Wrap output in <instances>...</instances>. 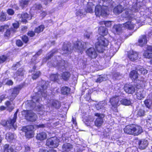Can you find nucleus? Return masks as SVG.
Returning <instances> with one entry per match:
<instances>
[{
  "label": "nucleus",
  "mask_w": 152,
  "mask_h": 152,
  "mask_svg": "<svg viewBox=\"0 0 152 152\" xmlns=\"http://www.w3.org/2000/svg\"><path fill=\"white\" fill-rule=\"evenodd\" d=\"M59 142V140L58 138L53 137L47 140L46 145L51 148H56L58 146Z\"/></svg>",
  "instance_id": "6"
},
{
  "label": "nucleus",
  "mask_w": 152,
  "mask_h": 152,
  "mask_svg": "<svg viewBox=\"0 0 152 152\" xmlns=\"http://www.w3.org/2000/svg\"><path fill=\"white\" fill-rule=\"evenodd\" d=\"M13 28H11V30L13 32H15L16 29H17L19 26V24L18 22H16L12 24Z\"/></svg>",
  "instance_id": "43"
},
{
  "label": "nucleus",
  "mask_w": 152,
  "mask_h": 152,
  "mask_svg": "<svg viewBox=\"0 0 152 152\" xmlns=\"http://www.w3.org/2000/svg\"><path fill=\"white\" fill-rule=\"evenodd\" d=\"M30 0H21L20 2V6L23 8L26 7L28 4Z\"/></svg>",
  "instance_id": "44"
},
{
  "label": "nucleus",
  "mask_w": 152,
  "mask_h": 152,
  "mask_svg": "<svg viewBox=\"0 0 152 152\" xmlns=\"http://www.w3.org/2000/svg\"><path fill=\"white\" fill-rule=\"evenodd\" d=\"M34 127L33 126H28L24 127L22 129L23 131L25 132L26 136L28 138H31L34 136L33 129Z\"/></svg>",
  "instance_id": "9"
},
{
  "label": "nucleus",
  "mask_w": 152,
  "mask_h": 152,
  "mask_svg": "<svg viewBox=\"0 0 152 152\" xmlns=\"http://www.w3.org/2000/svg\"><path fill=\"white\" fill-rule=\"evenodd\" d=\"M86 54L90 58H95L97 56V53L93 48H90L86 51Z\"/></svg>",
  "instance_id": "15"
},
{
  "label": "nucleus",
  "mask_w": 152,
  "mask_h": 152,
  "mask_svg": "<svg viewBox=\"0 0 152 152\" xmlns=\"http://www.w3.org/2000/svg\"><path fill=\"white\" fill-rule=\"evenodd\" d=\"M24 72L23 69L22 68H20L18 69L17 72V75H18V77H15L17 78V80L20 81L23 78Z\"/></svg>",
  "instance_id": "28"
},
{
  "label": "nucleus",
  "mask_w": 152,
  "mask_h": 152,
  "mask_svg": "<svg viewBox=\"0 0 152 152\" xmlns=\"http://www.w3.org/2000/svg\"><path fill=\"white\" fill-rule=\"evenodd\" d=\"M6 19L5 14L3 13H1L0 16V20L1 21H4Z\"/></svg>",
  "instance_id": "60"
},
{
  "label": "nucleus",
  "mask_w": 152,
  "mask_h": 152,
  "mask_svg": "<svg viewBox=\"0 0 152 152\" xmlns=\"http://www.w3.org/2000/svg\"><path fill=\"white\" fill-rule=\"evenodd\" d=\"M121 99V98L119 95H115L110 99L109 102L112 106L115 108L119 105V101Z\"/></svg>",
  "instance_id": "11"
},
{
  "label": "nucleus",
  "mask_w": 152,
  "mask_h": 152,
  "mask_svg": "<svg viewBox=\"0 0 152 152\" xmlns=\"http://www.w3.org/2000/svg\"><path fill=\"white\" fill-rule=\"evenodd\" d=\"M13 32V31H11V29H7L6 32L5 33V35L7 37H9L11 33Z\"/></svg>",
  "instance_id": "62"
},
{
  "label": "nucleus",
  "mask_w": 152,
  "mask_h": 152,
  "mask_svg": "<svg viewBox=\"0 0 152 152\" xmlns=\"http://www.w3.org/2000/svg\"><path fill=\"white\" fill-rule=\"evenodd\" d=\"M76 15L77 16H79L81 17H83V16L84 15H85V12L83 13V11L81 10H78L77 12Z\"/></svg>",
  "instance_id": "56"
},
{
  "label": "nucleus",
  "mask_w": 152,
  "mask_h": 152,
  "mask_svg": "<svg viewBox=\"0 0 152 152\" xmlns=\"http://www.w3.org/2000/svg\"><path fill=\"white\" fill-rule=\"evenodd\" d=\"M63 52V54H68L70 53L71 52V50H69V49L67 46H66L65 45H64L63 48L62 49Z\"/></svg>",
  "instance_id": "48"
},
{
  "label": "nucleus",
  "mask_w": 152,
  "mask_h": 152,
  "mask_svg": "<svg viewBox=\"0 0 152 152\" xmlns=\"http://www.w3.org/2000/svg\"><path fill=\"white\" fill-rule=\"evenodd\" d=\"M39 152H57V151L54 150H51L49 151L44 150L43 149H40Z\"/></svg>",
  "instance_id": "61"
},
{
  "label": "nucleus",
  "mask_w": 152,
  "mask_h": 152,
  "mask_svg": "<svg viewBox=\"0 0 152 152\" xmlns=\"http://www.w3.org/2000/svg\"><path fill=\"white\" fill-rule=\"evenodd\" d=\"M72 148V145L71 144L67 143L64 144L62 146L63 150L66 151H69Z\"/></svg>",
  "instance_id": "40"
},
{
  "label": "nucleus",
  "mask_w": 152,
  "mask_h": 152,
  "mask_svg": "<svg viewBox=\"0 0 152 152\" xmlns=\"http://www.w3.org/2000/svg\"><path fill=\"white\" fill-rule=\"evenodd\" d=\"M92 36V33L91 32H86L84 34L85 38L89 39Z\"/></svg>",
  "instance_id": "54"
},
{
  "label": "nucleus",
  "mask_w": 152,
  "mask_h": 152,
  "mask_svg": "<svg viewBox=\"0 0 152 152\" xmlns=\"http://www.w3.org/2000/svg\"><path fill=\"white\" fill-rule=\"evenodd\" d=\"M55 50H52L51 52H50L49 53V54H48V56L47 57L45 58L43 60V62H45L48 59L50 58V57L52 56H53V54H54L55 53Z\"/></svg>",
  "instance_id": "49"
},
{
  "label": "nucleus",
  "mask_w": 152,
  "mask_h": 152,
  "mask_svg": "<svg viewBox=\"0 0 152 152\" xmlns=\"http://www.w3.org/2000/svg\"><path fill=\"white\" fill-rule=\"evenodd\" d=\"M121 26V25H114L112 29L113 31L115 33V32H116V33L118 34V33L122 29Z\"/></svg>",
  "instance_id": "32"
},
{
  "label": "nucleus",
  "mask_w": 152,
  "mask_h": 152,
  "mask_svg": "<svg viewBox=\"0 0 152 152\" xmlns=\"http://www.w3.org/2000/svg\"><path fill=\"white\" fill-rule=\"evenodd\" d=\"M7 57L6 56H0V63H3L5 61Z\"/></svg>",
  "instance_id": "59"
},
{
  "label": "nucleus",
  "mask_w": 152,
  "mask_h": 152,
  "mask_svg": "<svg viewBox=\"0 0 152 152\" xmlns=\"http://www.w3.org/2000/svg\"><path fill=\"white\" fill-rule=\"evenodd\" d=\"M123 10V7L119 5L115 7L113 10V12L115 14H118L121 13Z\"/></svg>",
  "instance_id": "30"
},
{
  "label": "nucleus",
  "mask_w": 152,
  "mask_h": 152,
  "mask_svg": "<svg viewBox=\"0 0 152 152\" xmlns=\"http://www.w3.org/2000/svg\"><path fill=\"white\" fill-rule=\"evenodd\" d=\"M3 152H14L13 147L10 146L9 145L5 144L4 146Z\"/></svg>",
  "instance_id": "31"
},
{
  "label": "nucleus",
  "mask_w": 152,
  "mask_h": 152,
  "mask_svg": "<svg viewBox=\"0 0 152 152\" xmlns=\"http://www.w3.org/2000/svg\"><path fill=\"white\" fill-rule=\"evenodd\" d=\"M99 31L102 36H103L107 35V31L106 28L103 26H101L99 28Z\"/></svg>",
  "instance_id": "33"
},
{
  "label": "nucleus",
  "mask_w": 152,
  "mask_h": 152,
  "mask_svg": "<svg viewBox=\"0 0 152 152\" xmlns=\"http://www.w3.org/2000/svg\"><path fill=\"white\" fill-rule=\"evenodd\" d=\"M40 73L39 71L34 72L33 74V76L32 77V78L33 79H37L39 76Z\"/></svg>",
  "instance_id": "53"
},
{
  "label": "nucleus",
  "mask_w": 152,
  "mask_h": 152,
  "mask_svg": "<svg viewBox=\"0 0 152 152\" xmlns=\"http://www.w3.org/2000/svg\"><path fill=\"white\" fill-rule=\"evenodd\" d=\"M121 102V104L125 105H129L131 104V101L126 99H122Z\"/></svg>",
  "instance_id": "45"
},
{
  "label": "nucleus",
  "mask_w": 152,
  "mask_h": 152,
  "mask_svg": "<svg viewBox=\"0 0 152 152\" xmlns=\"http://www.w3.org/2000/svg\"><path fill=\"white\" fill-rule=\"evenodd\" d=\"M152 102L150 99H147L145 101L144 103L146 106L148 108H150L152 105Z\"/></svg>",
  "instance_id": "50"
},
{
  "label": "nucleus",
  "mask_w": 152,
  "mask_h": 152,
  "mask_svg": "<svg viewBox=\"0 0 152 152\" xmlns=\"http://www.w3.org/2000/svg\"><path fill=\"white\" fill-rule=\"evenodd\" d=\"M22 39L23 42L25 43H26L28 41V38L27 36H23L22 37Z\"/></svg>",
  "instance_id": "63"
},
{
  "label": "nucleus",
  "mask_w": 152,
  "mask_h": 152,
  "mask_svg": "<svg viewBox=\"0 0 152 152\" xmlns=\"http://www.w3.org/2000/svg\"><path fill=\"white\" fill-rule=\"evenodd\" d=\"M7 12L10 15H12L14 14V11L11 9H9L7 10Z\"/></svg>",
  "instance_id": "58"
},
{
  "label": "nucleus",
  "mask_w": 152,
  "mask_h": 152,
  "mask_svg": "<svg viewBox=\"0 0 152 152\" xmlns=\"http://www.w3.org/2000/svg\"><path fill=\"white\" fill-rule=\"evenodd\" d=\"M95 115L97 117L95 122V125L97 127L101 126L103 122V118L104 117V115L103 114L96 113Z\"/></svg>",
  "instance_id": "12"
},
{
  "label": "nucleus",
  "mask_w": 152,
  "mask_h": 152,
  "mask_svg": "<svg viewBox=\"0 0 152 152\" xmlns=\"http://www.w3.org/2000/svg\"><path fill=\"white\" fill-rule=\"evenodd\" d=\"M61 91L62 94L66 95L69 93L70 89L67 87H64L61 88Z\"/></svg>",
  "instance_id": "42"
},
{
  "label": "nucleus",
  "mask_w": 152,
  "mask_h": 152,
  "mask_svg": "<svg viewBox=\"0 0 152 152\" xmlns=\"http://www.w3.org/2000/svg\"><path fill=\"white\" fill-rule=\"evenodd\" d=\"M136 21V20L134 19H132L131 21H129L127 22H126L125 23L122 25L121 27L122 28V26H123L126 28H128L129 29H133L134 26L135 24L134 23Z\"/></svg>",
  "instance_id": "16"
},
{
  "label": "nucleus",
  "mask_w": 152,
  "mask_h": 152,
  "mask_svg": "<svg viewBox=\"0 0 152 152\" xmlns=\"http://www.w3.org/2000/svg\"><path fill=\"white\" fill-rule=\"evenodd\" d=\"M139 144V148L141 149H143L148 146V142L147 140H142L140 141Z\"/></svg>",
  "instance_id": "27"
},
{
  "label": "nucleus",
  "mask_w": 152,
  "mask_h": 152,
  "mask_svg": "<svg viewBox=\"0 0 152 152\" xmlns=\"http://www.w3.org/2000/svg\"><path fill=\"white\" fill-rule=\"evenodd\" d=\"M139 45L140 46H142L146 44L147 39L146 36L145 35H143L141 36L138 40Z\"/></svg>",
  "instance_id": "29"
},
{
  "label": "nucleus",
  "mask_w": 152,
  "mask_h": 152,
  "mask_svg": "<svg viewBox=\"0 0 152 152\" xmlns=\"http://www.w3.org/2000/svg\"><path fill=\"white\" fill-rule=\"evenodd\" d=\"M129 76L132 80H135L138 77V73L136 71L133 70L131 72Z\"/></svg>",
  "instance_id": "37"
},
{
  "label": "nucleus",
  "mask_w": 152,
  "mask_h": 152,
  "mask_svg": "<svg viewBox=\"0 0 152 152\" xmlns=\"http://www.w3.org/2000/svg\"><path fill=\"white\" fill-rule=\"evenodd\" d=\"M47 102L48 104L49 103L50 104H51V106L56 108L58 109L60 107V103L56 100L53 99L48 100V101H47Z\"/></svg>",
  "instance_id": "23"
},
{
  "label": "nucleus",
  "mask_w": 152,
  "mask_h": 152,
  "mask_svg": "<svg viewBox=\"0 0 152 152\" xmlns=\"http://www.w3.org/2000/svg\"><path fill=\"white\" fill-rule=\"evenodd\" d=\"M22 87V86L19 85L9 91V93L11 94V95L9 97V99L10 100L12 101L15 99Z\"/></svg>",
  "instance_id": "10"
},
{
  "label": "nucleus",
  "mask_w": 152,
  "mask_h": 152,
  "mask_svg": "<svg viewBox=\"0 0 152 152\" xmlns=\"http://www.w3.org/2000/svg\"><path fill=\"white\" fill-rule=\"evenodd\" d=\"M105 7H102L100 5H98L95 7V13L96 15L99 16L101 15L104 17L106 16L108 13Z\"/></svg>",
  "instance_id": "7"
},
{
  "label": "nucleus",
  "mask_w": 152,
  "mask_h": 152,
  "mask_svg": "<svg viewBox=\"0 0 152 152\" xmlns=\"http://www.w3.org/2000/svg\"><path fill=\"white\" fill-rule=\"evenodd\" d=\"M42 8V7L41 5L39 4H35L32 7L33 10L35 9V10L40 11L39 12L40 13V18L41 19H42L47 14V13L46 12L41 10Z\"/></svg>",
  "instance_id": "13"
},
{
  "label": "nucleus",
  "mask_w": 152,
  "mask_h": 152,
  "mask_svg": "<svg viewBox=\"0 0 152 152\" xmlns=\"http://www.w3.org/2000/svg\"><path fill=\"white\" fill-rule=\"evenodd\" d=\"M94 7V5L92 2H88L87 5L86 12L91 13L93 12V9Z\"/></svg>",
  "instance_id": "35"
},
{
  "label": "nucleus",
  "mask_w": 152,
  "mask_h": 152,
  "mask_svg": "<svg viewBox=\"0 0 152 152\" xmlns=\"http://www.w3.org/2000/svg\"><path fill=\"white\" fill-rule=\"evenodd\" d=\"M17 114V112H15L14 115V117L12 119H10L7 121L5 120L1 121V124L4 126H9L11 128H13L15 130L17 128V125L15 123L16 121Z\"/></svg>",
  "instance_id": "4"
},
{
  "label": "nucleus",
  "mask_w": 152,
  "mask_h": 152,
  "mask_svg": "<svg viewBox=\"0 0 152 152\" xmlns=\"http://www.w3.org/2000/svg\"><path fill=\"white\" fill-rule=\"evenodd\" d=\"M106 104V102L105 101L99 102L96 106V109L98 110H101L102 112H104L105 109L104 106Z\"/></svg>",
  "instance_id": "21"
},
{
  "label": "nucleus",
  "mask_w": 152,
  "mask_h": 152,
  "mask_svg": "<svg viewBox=\"0 0 152 152\" xmlns=\"http://www.w3.org/2000/svg\"><path fill=\"white\" fill-rule=\"evenodd\" d=\"M128 57L131 60L134 61L138 58V53L132 50H130L128 52Z\"/></svg>",
  "instance_id": "18"
},
{
  "label": "nucleus",
  "mask_w": 152,
  "mask_h": 152,
  "mask_svg": "<svg viewBox=\"0 0 152 152\" xmlns=\"http://www.w3.org/2000/svg\"><path fill=\"white\" fill-rule=\"evenodd\" d=\"M21 16L20 20L22 22L26 23L27 20H31L33 16L32 14L29 15L26 13H23L22 14Z\"/></svg>",
  "instance_id": "20"
},
{
  "label": "nucleus",
  "mask_w": 152,
  "mask_h": 152,
  "mask_svg": "<svg viewBox=\"0 0 152 152\" xmlns=\"http://www.w3.org/2000/svg\"><path fill=\"white\" fill-rule=\"evenodd\" d=\"M98 41L95 45L96 48L99 52L102 53L104 50L103 47H106L108 45V41L103 36L99 37Z\"/></svg>",
  "instance_id": "3"
},
{
  "label": "nucleus",
  "mask_w": 152,
  "mask_h": 152,
  "mask_svg": "<svg viewBox=\"0 0 152 152\" xmlns=\"http://www.w3.org/2000/svg\"><path fill=\"white\" fill-rule=\"evenodd\" d=\"M85 45H86V43L82 42L81 41H78L75 44L73 49L78 50L81 53L84 49L86 48Z\"/></svg>",
  "instance_id": "14"
},
{
  "label": "nucleus",
  "mask_w": 152,
  "mask_h": 152,
  "mask_svg": "<svg viewBox=\"0 0 152 152\" xmlns=\"http://www.w3.org/2000/svg\"><path fill=\"white\" fill-rule=\"evenodd\" d=\"M136 96L137 99L140 100L142 99L145 96L144 92L142 90H140L137 91Z\"/></svg>",
  "instance_id": "34"
},
{
  "label": "nucleus",
  "mask_w": 152,
  "mask_h": 152,
  "mask_svg": "<svg viewBox=\"0 0 152 152\" xmlns=\"http://www.w3.org/2000/svg\"><path fill=\"white\" fill-rule=\"evenodd\" d=\"M136 83L137 84L136 85V87L138 89H140L141 88H142L145 86L146 84V81L144 78H142L140 80H139L136 81Z\"/></svg>",
  "instance_id": "25"
},
{
  "label": "nucleus",
  "mask_w": 152,
  "mask_h": 152,
  "mask_svg": "<svg viewBox=\"0 0 152 152\" xmlns=\"http://www.w3.org/2000/svg\"><path fill=\"white\" fill-rule=\"evenodd\" d=\"M5 104L6 106L7 110L9 112H11L14 108L15 104L12 102L7 101L5 102Z\"/></svg>",
  "instance_id": "24"
},
{
  "label": "nucleus",
  "mask_w": 152,
  "mask_h": 152,
  "mask_svg": "<svg viewBox=\"0 0 152 152\" xmlns=\"http://www.w3.org/2000/svg\"><path fill=\"white\" fill-rule=\"evenodd\" d=\"M23 114L24 115L26 119L28 121H35L37 118V115L31 110L24 111L23 112Z\"/></svg>",
  "instance_id": "8"
},
{
  "label": "nucleus",
  "mask_w": 152,
  "mask_h": 152,
  "mask_svg": "<svg viewBox=\"0 0 152 152\" xmlns=\"http://www.w3.org/2000/svg\"><path fill=\"white\" fill-rule=\"evenodd\" d=\"M13 84V82L11 80H8L6 79H5L2 82H0V87L2 85H12Z\"/></svg>",
  "instance_id": "39"
},
{
  "label": "nucleus",
  "mask_w": 152,
  "mask_h": 152,
  "mask_svg": "<svg viewBox=\"0 0 152 152\" xmlns=\"http://www.w3.org/2000/svg\"><path fill=\"white\" fill-rule=\"evenodd\" d=\"M38 111H39L40 113L39 114L41 115H43V110L44 109L43 105H38L36 106L35 107Z\"/></svg>",
  "instance_id": "46"
},
{
  "label": "nucleus",
  "mask_w": 152,
  "mask_h": 152,
  "mask_svg": "<svg viewBox=\"0 0 152 152\" xmlns=\"http://www.w3.org/2000/svg\"><path fill=\"white\" fill-rule=\"evenodd\" d=\"M70 74L68 72H65L63 73L61 76H59L58 74H52L50 76V79L52 81H57L59 78H62L65 80H68L70 76Z\"/></svg>",
  "instance_id": "5"
},
{
  "label": "nucleus",
  "mask_w": 152,
  "mask_h": 152,
  "mask_svg": "<svg viewBox=\"0 0 152 152\" xmlns=\"http://www.w3.org/2000/svg\"><path fill=\"white\" fill-rule=\"evenodd\" d=\"M101 24H104L105 26L109 27L111 26V22L110 21H103L100 22Z\"/></svg>",
  "instance_id": "52"
},
{
  "label": "nucleus",
  "mask_w": 152,
  "mask_h": 152,
  "mask_svg": "<svg viewBox=\"0 0 152 152\" xmlns=\"http://www.w3.org/2000/svg\"><path fill=\"white\" fill-rule=\"evenodd\" d=\"M47 88V87L46 85H43L41 86V88L40 89V90L38 92L35 96H34L32 98L33 104V105L32 106V107H34L35 105H36L35 104V101L37 102H39L41 100H42L40 98L41 95L45 99H47L48 96L47 94L46 93L47 91H46Z\"/></svg>",
  "instance_id": "2"
},
{
  "label": "nucleus",
  "mask_w": 152,
  "mask_h": 152,
  "mask_svg": "<svg viewBox=\"0 0 152 152\" xmlns=\"http://www.w3.org/2000/svg\"><path fill=\"white\" fill-rule=\"evenodd\" d=\"M142 131L140 126L134 124L126 126L124 129L125 133L134 135H138L142 132Z\"/></svg>",
  "instance_id": "1"
},
{
  "label": "nucleus",
  "mask_w": 152,
  "mask_h": 152,
  "mask_svg": "<svg viewBox=\"0 0 152 152\" xmlns=\"http://www.w3.org/2000/svg\"><path fill=\"white\" fill-rule=\"evenodd\" d=\"M8 27L9 26L6 25L1 26L0 27V32L4 31V29H7Z\"/></svg>",
  "instance_id": "57"
},
{
  "label": "nucleus",
  "mask_w": 152,
  "mask_h": 152,
  "mask_svg": "<svg viewBox=\"0 0 152 152\" xmlns=\"http://www.w3.org/2000/svg\"><path fill=\"white\" fill-rule=\"evenodd\" d=\"M61 62H59L58 60H56L52 64L53 66L54 67L57 66L60 67L61 66H64L65 61H61Z\"/></svg>",
  "instance_id": "41"
},
{
  "label": "nucleus",
  "mask_w": 152,
  "mask_h": 152,
  "mask_svg": "<svg viewBox=\"0 0 152 152\" xmlns=\"http://www.w3.org/2000/svg\"><path fill=\"white\" fill-rule=\"evenodd\" d=\"M137 69L139 73L143 75H145V74H146L148 72V71L147 69L141 66H139L137 67Z\"/></svg>",
  "instance_id": "36"
},
{
  "label": "nucleus",
  "mask_w": 152,
  "mask_h": 152,
  "mask_svg": "<svg viewBox=\"0 0 152 152\" xmlns=\"http://www.w3.org/2000/svg\"><path fill=\"white\" fill-rule=\"evenodd\" d=\"M145 114V111L144 110L140 109L138 111L137 115L138 116H141L144 115Z\"/></svg>",
  "instance_id": "55"
},
{
  "label": "nucleus",
  "mask_w": 152,
  "mask_h": 152,
  "mask_svg": "<svg viewBox=\"0 0 152 152\" xmlns=\"http://www.w3.org/2000/svg\"><path fill=\"white\" fill-rule=\"evenodd\" d=\"M14 138V135L12 133H8L6 134V138L8 142H12Z\"/></svg>",
  "instance_id": "38"
},
{
  "label": "nucleus",
  "mask_w": 152,
  "mask_h": 152,
  "mask_svg": "<svg viewBox=\"0 0 152 152\" xmlns=\"http://www.w3.org/2000/svg\"><path fill=\"white\" fill-rule=\"evenodd\" d=\"M147 127L152 128V117L147 120Z\"/></svg>",
  "instance_id": "51"
},
{
  "label": "nucleus",
  "mask_w": 152,
  "mask_h": 152,
  "mask_svg": "<svg viewBox=\"0 0 152 152\" xmlns=\"http://www.w3.org/2000/svg\"><path fill=\"white\" fill-rule=\"evenodd\" d=\"M44 28V26L42 25H40L37 28H36L35 30V32L39 33L42 31Z\"/></svg>",
  "instance_id": "47"
},
{
  "label": "nucleus",
  "mask_w": 152,
  "mask_h": 152,
  "mask_svg": "<svg viewBox=\"0 0 152 152\" xmlns=\"http://www.w3.org/2000/svg\"><path fill=\"white\" fill-rule=\"evenodd\" d=\"M143 56L146 58L150 59L152 58V46H149L148 47L146 50L144 52Z\"/></svg>",
  "instance_id": "19"
},
{
  "label": "nucleus",
  "mask_w": 152,
  "mask_h": 152,
  "mask_svg": "<svg viewBox=\"0 0 152 152\" xmlns=\"http://www.w3.org/2000/svg\"><path fill=\"white\" fill-rule=\"evenodd\" d=\"M104 80V79L102 76H100L97 79L96 82L100 83Z\"/></svg>",
  "instance_id": "64"
},
{
  "label": "nucleus",
  "mask_w": 152,
  "mask_h": 152,
  "mask_svg": "<svg viewBox=\"0 0 152 152\" xmlns=\"http://www.w3.org/2000/svg\"><path fill=\"white\" fill-rule=\"evenodd\" d=\"M120 43L119 42H115L114 45H112L110 50V53H112L113 55L118 51Z\"/></svg>",
  "instance_id": "22"
},
{
  "label": "nucleus",
  "mask_w": 152,
  "mask_h": 152,
  "mask_svg": "<svg viewBox=\"0 0 152 152\" xmlns=\"http://www.w3.org/2000/svg\"><path fill=\"white\" fill-rule=\"evenodd\" d=\"M124 90L128 94H133L135 91V86L132 85H126L124 86Z\"/></svg>",
  "instance_id": "17"
},
{
  "label": "nucleus",
  "mask_w": 152,
  "mask_h": 152,
  "mask_svg": "<svg viewBox=\"0 0 152 152\" xmlns=\"http://www.w3.org/2000/svg\"><path fill=\"white\" fill-rule=\"evenodd\" d=\"M47 137V134L45 132H41L37 134L36 138L38 140L43 141L45 140Z\"/></svg>",
  "instance_id": "26"
}]
</instances>
